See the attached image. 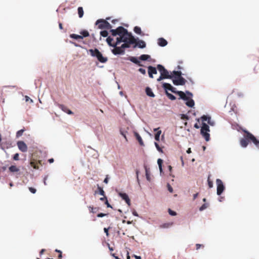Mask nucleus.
I'll use <instances>...</instances> for the list:
<instances>
[{"label":"nucleus","instance_id":"58836bf2","mask_svg":"<svg viewBox=\"0 0 259 259\" xmlns=\"http://www.w3.org/2000/svg\"><path fill=\"white\" fill-rule=\"evenodd\" d=\"M208 207L207 204H203L199 208L200 211H202Z\"/></svg>","mask_w":259,"mask_h":259},{"label":"nucleus","instance_id":"b1692460","mask_svg":"<svg viewBox=\"0 0 259 259\" xmlns=\"http://www.w3.org/2000/svg\"><path fill=\"white\" fill-rule=\"evenodd\" d=\"M135 135L137 139V140L138 141V142H139L140 144L141 145H144V143H143V140H142V138L141 137V136H140V135L137 133H135Z\"/></svg>","mask_w":259,"mask_h":259},{"label":"nucleus","instance_id":"4468645a","mask_svg":"<svg viewBox=\"0 0 259 259\" xmlns=\"http://www.w3.org/2000/svg\"><path fill=\"white\" fill-rule=\"evenodd\" d=\"M118 194L123 200H125V201L126 202V203H127V204L128 206L131 205V200H130V199L129 198L127 194H126V193H121V192L119 193Z\"/></svg>","mask_w":259,"mask_h":259},{"label":"nucleus","instance_id":"7c9ffc66","mask_svg":"<svg viewBox=\"0 0 259 259\" xmlns=\"http://www.w3.org/2000/svg\"><path fill=\"white\" fill-rule=\"evenodd\" d=\"M80 33L82 35V36L83 37H88L89 36V33L87 30H82L81 31Z\"/></svg>","mask_w":259,"mask_h":259},{"label":"nucleus","instance_id":"0e129e2a","mask_svg":"<svg viewBox=\"0 0 259 259\" xmlns=\"http://www.w3.org/2000/svg\"><path fill=\"white\" fill-rule=\"evenodd\" d=\"M198 195V193L194 194L193 195V199L195 200L197 197Z\"/></svg>","mask_w":259,"mask_h":259},{"label":"nucleus","instance_id":"4c0bfd02","mask_svg":"<svg viewBox=\"0 0 259 259\" xmlns=\"http://www.w3.org/2000/svg\"><path fill=\"white\" fill-rule=\"evenodd\" d=\"M210 117L209 116H206V115H203L201 117V119L203 121H207L208 120H210Z\"/></svg>","mask_w":259,"mask_h":259},{"label":"nucleus","instance_id":"f257e3e1","mask_svg":"<svg viewBox=\"0 0 259 259\" xmlns=\"http://www.w3.org/2000/svg\"><path fill=\"white\" fill-rule=\"evenodd\" d=\"M123 38L121 42H123V44L120 47H113L114 48L111 51L114 55H123L125 53L124 49L130 48L131 45L134 44L136 41V39L131 32H128Z\"/></svg>","mask_w":259,"mask_h":259},{"label":"nucleus","instance_id":"49530a36","mask_svg":"<svg viewBox=\"0 0 259 259\" xmlns=\"http://www.w3.org/2000/svg\"><path fill=\"white\" fill-rule=\"evenodd\" d=\"M25 98L26 102H30V103L33 102V100L31 99H30L28 96H25Z\"/></svg>","mask_w":259,"mask_h":259},{"label":"nucleus","instance_id":"72a5a7b5","mask_svg":"<svg viewBox=\"0 0 259 259\" xmlns=\"http://www.w3.org/2000/svg\"><path fill=\"white\" fill-rule=\"evenodd\" d=\"M100 35L101 36H102L103 37H107L108 35V32L106 30H103V31H101L100 32Z\"/></svg>","mask_w":259,"mask_h":259},{"label":"nucleus","instance_id":"6ab92c4d","mask_svg":"<svg viewBox=\"0 0 259 259\" xmlns=\"http://www.w3.org/2000/svg\"><path fill=\"white\" fill-rule=\"evenodd\" d=\"M128 60L131 62L138 65L139 66H142V65L141 64V62L137 59L136 57H130L128 58Z\"/></svg>","mask_w":259,"mask_h":259},{"label":"nucleus","instance_id":"f8f14e48","mask_svg":"<svg viewBox=\"0 0 259 259\" xmlns=\"http://www.w3.org/2000/svg\"><path fill=\"white\" fill-rule=\"evenodd\" d=\"M157 72L156 68L153 67L152 66H149L148 67V73L149 77L153 78V75L157 74Z\"/></svg>","mask_w":259,"mask_h":259},{"label":"nucleus","instance_id":"2eb2a0df","mask_svg":"<svg viewBox=\"0 0 259 259\" xmlns=\"http://www.w3.org/2000/svg\"><path fill=\"white\" fill-rule=\"evenodd\" d=\"M58 106L60 109H61L63 111L66 112L68 114H73V113L70 109H69L67 106L63 105V104H58Z\"/></svg>","mask_w":259,"mask_h":259},{"label":"nucleus","instance_id":"7ed1b4c3","mask_svg":"<svg viewBox=\"0 0 259 259\" xmlns=\"http://www.w3.org/2000/svg\"><path fill=\"white\" fill-rule=\"evenodd\" d=\"M170 91L171 92L178 95L180 96V99L187 101L186 104L188 107H193L194 106V100L192 99H190V98L192 96V94L190 92L186 91V94L190 96V97H187L183 92L176 91V89L172 86L171 87V89Z\"/></svg>","mask_w":259,"mask_h":259},{"label":"nucleus","instance_id":"473e14b6","mask_svg":"<svg viewBox=\"0 0 259 259\" xmlns=\"http://www.w3.org/2000/svg\"><path fill=\"white\" fill-rule=\"evenodd\" d=\"M172 223H165V224L161 225L160 226V227L163 228H168L170 226H172Z\"/></svg>","mask_w":259,"mask_h":259},{"label":"nucleus","instance_id":"4d7b16f0","mask_svg":"<svg viewBox=\"0 0 259 259\" xmlns=\"http://www.w3.org/2000/svg\"><path fill=\"white\" fill-rule=\"evenodd\" d=\"M105 203L107 205V207L112 208V206H111V205L108 203V200H106V201L105 202Z\"/></svg>","mask_w":259,"mask_h":259},{"label":"nucleus","instance_id":"338daca9","mask_svg":"<svg viewBox=\"0 0 259 259\" xmlns=\"http://www.w3.org/2000/svg\"><path fill=\"white\" fill-rule=\"evenodd\" d=\"M118 20L117 19H114L112 20V23L113 24H115L117 22H118Z\"/></svg>","mask_w":259,"mask_h":259},{"label":"nucleus","instance_id":"de8ad7c7","mask_svg":"<svg viewBox=\"0 0 259 259\" xmlns=\"http://www.w3.org/2000/svg\"><path fill=\"white\" fill-rule=\"evenodd\" d=\"M29 191L33 194H34L36 192V190L32 187H29Z\"/></svg>","mask_w":259,"mask_h":259},{"label":"nucleus","instance_id":"1a4fd4ad","mask_svg":"<svg viewBox=\"0 0 259 259\" xmlns=\"http://www.w3.org/2000/svg\"><path fill=\"white\" fill-rule=\"evenodd\" d=\"M216 183L217 185V194L220 195L225 189V187L222 181L220 179H217Z\"/></svg>","mask_w":259,"mask_h":259},{"label":"nucleus","instance_id":"680f3d73","mask_svg":"<svg viewBox=\"0 0 259 259\" xmlns=\"http://www.w3.org/2000/svg\"><path fill=\"white\" fill-rule=\"evenodd\" d=\"M48 178V176H46L44 179V183L45 185H47V183H46V181H47V179Z\"/></svg>","mask_w":259,"mask_h":259},{"label":"nucleus","instance_id":"a18cd8bd","mask_svg":"<svg viewBox=\"0 0 259 259\" xmlns=\"http://www.w3.org/2000/svg\"><path fill=\"white\" fill-rule=\"evenodd\" d=\"M155 147H156L157 150L159 152H162L161 148L159 147L158 144L156 142L155 143Z\"/></svg>","mask_w":259,"mask_h":259},{"label":"nucleus","instance_id":"603ef678","mask_svg":"<svg viewBox=\"0 0 259 259\" xmlns=\"http://www.w3.org/2000/svg\"><path fill=\"white\" fill-rule=\"evenodd\" d=\"M166 78L164 77L163 76H162V75L160 74V76L159 77V78H158L157 79V80L158 81H161V80L163 79H165Z\"/></svg>","mask_w":259,"mask_h":259},{"label":"nucleus","instance_id":"864d4df0","mask_svg":"<svg viewBox=\"0 0 259 259\" xmlns=\"http://www.w3.org/2000/svg\"><path fill=\"white\" fill-rule=\"evenodd\" d=\"M120 134H121L123 136V137L125 138V139L126 141H127V138H126V135H125V134L123 132H122V131H120Z\"/></svg>","mask_w":259,"mask_h":259},{"label":"nucleus","instance_id":"6e6552de","mask_svg":"<svg viewBox=\"0 0 259 259\" xmlns=\"http://www.w3.org/2000/svg\"><path fill=\"white\" fill-rule=\"evenodd\" d=\"M209 131V127L205 123H202V126L201 129V134L206 141L209 140V134L207 133Z\"/></svg>","mask_w":259,"mask_h":259},{"label":"nucleus","instance_id":"37998d69","mask_svg":"<svg viewBox=\"0 0 259 259\" xmlns=\"http://www.w3.org/2000/svg\"><path fill=\"white\" fill-rule=\"evenodd\" d=\"M13 159L14 160H18L19 159V155L18 153H16L13 156Z\"/></svg>","mask_w":259,"mask_h":259},{"label":"nucleus","instance_id":"bb28decb","mask_svg":"<svg viewBox=\"0 0 259 259\" xmlns=\"http://www.w3.org/2000/svg\"><path fill=\"white\" fill-rule=\"evenodd\" d=\"M162 163H163V160L159 158L157 160V163H158V165L159 166V170L161 173L162 172Z\"/></svg>","mask_w":259,"mask_h":259},{"label":"nucleus","instance_id":"69168bd1","mask_svg":"<svg viewBox=\"0 0 259 259\" xmlns=\"http://www.w3.org/2000/svg\"><path fill=\"white\" fill-rule=\"evenodd\" d=\"M133 215H135V216H136V217H138V213H137L135 210H134V211H133Z\"/></svg>","mask_w":259,"mask_h":259},{"label":"nucleus","instance_id":"f03ea898","mask_svg":"<svg viewBox=\"0 0 259 259\" xmlns=\"http://www.w3.org/2000/svg\"><path fill=\"white\" fill-rule=\"evenodd\" d=\"M110 32L113 36L118 35V37L116 38V41L114 42H112L113 39L111 36H108L106 39V41L109 46L115 47V46H117L121 43L122 38H123V37L126 34L127 35L128 32L127 29L122 26H119L116 29L110 30Z\"/></svg>","mask_w":259,"mask_h":259},{"label":"nucleus","instance_id":"39448f33","mask_svg":"<svg viewBox=\"0 0 259 259\" xmlns=\"http://www.w3.org/2000/svg\"><path fill=\"white\" fill-rule=\"evenodd\" d=\"M89 52L92 56L96 57L98 60L101 63H106L108 60V58L103 57L102 53L97 49H95L94 50L90 49Z\"/></svg>","mask_w":259,"mask_h":259},{"label":"nucleus","instance_id":"052dcab7","mask_svg":"<svg viewBox=\"0 0 259 259\" xmlns=\"http://www.w3.org/2000/svg\"><path fill=\"white\" fill-rule=\"evenodd\" d=\"M104 182L106 184H107L108 183V176H106V178L104 179Z\"/></svg>","mask_w":259,"mask_h":259},{"label":"nucleus","instance_id":"cd10ccee","mask_svg":"<svg viewBox=\"0 0 259 259\" xmlns=\"http://www.w3.org/2000/svg\"><path fill=\"white\" fill-rule=\"evenodd\" d=\"M149 58H150V56L149 55H145V54L142 55L140 57V59L141 60H143V61L147 60Z\"/></svg>","mask_w":259,"mask_h":259},{"label":"nucleus","instance_id":"393cba45","mask_svg":"<svg viewBox=\"0 0 259 259\" xmlns=\"http://www.w3.org/2000/svg\"><path fill=\"white\" fill-rule=\"evenodd\" d=\"M9 169L11 172H18L19 171V169L15 165H11L9 167Z\"/></svg>","mask_w":259,"mask_h":259},{"label":"nucleus","instance_id":"6e6d98bb","mask_svg":"<svg viewBox=\"0 0 259 259\" xmlns=\"http://www.w3.org/2000/svg\"><path fill=\"white\" fill-rule=\"evenodd\" d=\"M104 231L105 232V233H106V235L108 236L109 235V233H108V228H105L104 229Z\"/></svg>","mask_w":259,"mask_h":259},{"label":"nucleus","instance_id":"423d86ee","mask_svg":"<svg viewBox=\"0 0 259 259\" xmlns=\"http://www.w3.org/2000/svg\"><path fill=\"white\" fill-rule=\"evenodd\" d=\"M96 25H98L99 29H112V26L106 20L104 19H99L96 22Z\"/></svg>","mask_w":259,"mask_h":259},{"label":"nucleus","instance_id":"09e8293b","mask_svg":"<svg viewBox=\"0 0 259 259\" xmlns=\"http://www.w3.org/2000/svg\"><path fill=\"white\" fill-rule=\"evenodd\" d=\"M181 119H185V120H188L189 117L185 114H182L181 115Z\"/></svg>","mask_w":259,"mask_h":259},{"label":"nucleus","instance_id":"20e7f679","mask_svg":"<svg viewBox=\"0 0 259 259\" xmlns=\"http://www.w3.org/2000/svg\"><path fill=\"white\" fill-rule=\"evenodd\" d=\"M244 132L245 133L244 138H242L240 140L241 146L243 148H245L248 145L249 141H251L259 148V141L249 132L247 131H244Z\"/></svg>","mask_w":259,"mask_h":259},{"label":"nucleus","instance_id":"0eeeda50","mask_svg":"<svg viewBox=\"0 0 259 259\" xmlns=\"http://www.w3.org/2000/svg\"><path fill=\"white\" fill-rule=\"evenodd\" d=\"M157 69L159 71L160 74L163 76L164 77L168 79H172L173 78V76L171 74H169V72L162 65H157Z\"/></svg>","mask_w":259,"mask_h":259},{"label":"nucleus","instance_id":"4be33fe9","mask_svg":"<svg viewBox=\"0 0 259 259\" xmlns=\"http://www.w3.org/2000/svg\"><path fill=\"white\" fill-rule=\"evenodd\" d=\"M172 85L168 83H163L162 84L163 88L165 90V92L167 90L170 91L171 89Z\"/></svg>","mask_w":259,"mask_h":259},{"label":"nucleus","instance_id":"5701e85b","mask_svg":"<svg viewBox=\"0 0 259 259\" xmlns=\"http://www.w3.org/2000/svg\"><path fill=\"white\" fill-rule=\"evenodd\" d=\"M134 31L136 33L138 34L144 35V34L142 33L141 28L139 26H135L134 28Z\"/></svg>","mask_w":259,"mask_h":259},{"label":"nucleus","instance_id":"aec40b11","mask_svg":"<svg viewBox=\"0 0 259 259\" xmlns=\"http://www.w3.org/2000/svg\"><path fill=\"white\" fill-rule=\"evenodd\" d=\"M159 127L154 129V131H157L156 134L155 135V139L156 141H159L160 135L161 134V131L159 130Z\"/></svg>","mask_w":259,"mask_h":259},{"label":"nucleus","instance_id":"9b49d317","mask_svg":"<svg viewBox=\"0 0 259 259\" xmlns=\"http://www.w3.org/2000/svg\"><path fill=\"white\" fill-rule=\"evenodd\" d=\"M30 165L34 169H38L39 168V165H41V161L31 159L30 161Z\"/></svg>","mask_w":259,"mask_h":259},{"label":"nucleus","instance_id":"dca6fc26","mask_svg":"<svg viewBox=\"0 0 259 259\" xmlns=\"http://www.w3.org/2000/svg\"><path fill=\"white\" fill-rule=\"evenodd\" d=\"M135 44V45L134 46V48H136L137 46L140 48H144L146 47L145 42L142 40H140L138 42L136 41Z\"/></svg>","mask_w":259,"mask_h":259},{"label":"nucleus","instance_id":"f704fd0d","mask_svg":"<svg viewBox=\"0 0 259 259\" xmlns=\"http://www.w3.org/2000/svg\"><path fill=\"white\" fill-rule=\"evenodd\" d=\"M208 185L210 188L213 187V182L210 180V176H209L207 179Z\"/></svg>","mask_w":259,"mask_h":259},{"label":"nucleus","instance_id":"8fccbe9b","mask_svg":"<svg viewBox=\"0 0 259 259\" xmlns=\"http://www.w3.org/2000/svg\"><path fill=\"white\" fill-rule=\"evenodd\" d=\"M138 71L144 75L146 74V70L143 68H140L139 69Z\"/></svg>","mask_w":259,"mask_h":259},{"label":"nucleus","instance_id":"2f4dec72","mask_svg":"<svg viewBox=\"0 0 259 259\" xmlns=\"http://www.w3.org/2000/svg\"><path fill=\"white\" fill-rule=\"evenodd\" d=\"M89 209L90 212L96 213V211L98 210V208L97 207H94L93 206H90Z\"/></svg>","mask_w":259,"mask_h":259},{"label":"nucleus","instance_id":"bf43d9fd","mask_svg":"<svg viewBox=\"0 0 259 259\" xmlns=\"http://www.w3.org/2000/svg\"><path fill=\"white\" fill-rule=\"evenodd\" d=\"M201 246H203V245H201L200 244H196V249L197 250L199 249Z\"/></svg>","mask_w":259,"mask_h":259},{"label":"nucleus","instance_id":"ddd939ff","mask_svg":"<svg viewBox=\"0 0 259 259\" xmlns=\"http://www.w3.org/2000/svg\"><path fill=\"white\" fill-rule=\"evenodd\" d=\"M17 145L19 150L22 152H25L27 151V146L23 141H18Z\"/></svg>","mask_w":259,"mask_h":259},{"label":"nucleus","instance_id":"9d476101","mask_svg":"<svg viewBox=\"0 0 259 259\" xmlns=\"http://www.w3.org/2000/svg\"><path fill=\"white\" fill-rule=\"evenodd\" d=\"M186 80L183 77L172 79V82L176 85H183L186 82Z\"/></svg>","mask_w":259,"mask_h":259},{"label":"nucleus","instance_id":"c9c22d12","mask_svg":"<svg viewBox=\"0 0 259 259\" xmlns=\"http://www.w3.org/2000/svg\"><path fill=\"white\" fill-rule=\"evenodd\" d=\"M24 132V130H23V129L18 131L16 133L17 137H19L21 136Z\"/></svg>","mask_w":259,"mask_h":259},{"label":"nucleus","instance_id":"79ce46f5","mask_svg":"<svg viewBox=\"0 0 259 259\" xmlns=\"http://www.w3.org/2000/svg\"><path fill=\"white\" fill-rule=\"evenodd\" d=\"M168 213L170 215H172V216H175V215H176L177 214V213L176 212L172 210L171 209H168Z\"/></svg>","mask_w":259,"mask_h":259},{"label":"nucleus","instance_id":"c85d7f7f","mask_svg":"<svg viewBox=\"0 0 259 259\" xmlns=\"http://www.w3.org/2000/svg\"><path fill=\"white\" fill-rule=\"evenodd\" d=\"M78 14L79 18L82 17L83 15V8L81 7L78 8Z\"/></svg>","mask_w":259,"mask_h":259},{"label":"nucleus","instance_id":"a878e982","mask_svg":"<svg viewBox=\"0 0 259 259\" xmlns=\"http://www.w3.org/2000/svg\"><path fill=\"white\" fill-rule=\"evenodd\" d=\"M70 37L72 38L75 39L83 38V36H82L81 35H77L76 34H71L70 35Z\"/></svg>","mask_w":259,"mask_h":259},{"label":"nucleus","instance_id":"412c9836","mask_svg":"<svg viewBox=\"0 0 259 259\" xmlns=\"http://www.w3.org/2000/svg\"><path fill=\"white\" fill-rule=\"evenodd\" d=\"M146 93L147 96L151 97H154L155 95L153 93L152 90L149 87H147L146 88Z\"/></svg>","mask_w":259,"mask_h":259},{"label":"nucleus","instance_id":"ea45409f","mask_svg":"<svg viewBox=\"0 0 259 259\" xmlns=\"http://www.w3.org/2000/svg\"><path fill=\"white\" fill-rule=\"evenodd\" d=\"M98 189L99 190L100 194L102 195V196H105V192L103 190V189L101 187H98Z\"/></svg>","mask_w":259,"mask_h":259},{"label":"nucleus","instance_id":"e433bc0d","mask_svg":"<svg viewBox=\"0 0 259 259\" xmlns=\"http://www.w3.org/2000/svg\"><path fill=\"white\" fill-rule=\"evenodd\" d=\"M145 171H146V179H147V180L148 181H150V175H149V170H148V169L147 168H146Z\"/></svg>","mask_w":259,"mask_h":259},{"label":"nucleus","instance_id":"a211bd4d","mask_svg":"<svg viewBox=\"0 0 259 259\" xmlns=\"http://www.w3.org/2000/svg\"><path fill=\"white\" fill-rule=\"evenodd\" d=\"M171 74L173 76L172 79H176L182 77V72L181 71H173Z\"/></svg>","mask_w":259,"mask_h":259},{"label":"nucleus","instance_id":"3c124183","mask_svg":"<svg viewBox=\"0 0 259 259\" xmlns=\"http://www.w3.org/2000/svg\"><path fill=\"white\" fill-rule=\"evenodd\" d=\"M107 215H108L107 213H100L97 214V217L99 218H102V217L106 216Z\"/></svg>","mask_w":259,"mask_h":259},{"label":"nucleus","instance_id":"5fc2aeb1","mask_svg":"<svg viewBox=\"0 0 259 259\" xmlns=\"http://www.w3.org/2000/svg\"><path fill=\"white\" fill-rule=\"evenodd\" d=\"M100 200L102 201H105V202L106 201V200H107V198L105 196H104V197L100 198Z\"/></svg>","mask_w":259,"mask_h":259},{"label":"nucleus","instance_id":"e2e57ef3","mask_svg":"<svg viewBox=\"0 0 259 259\" xmlns=\"http://www.w3.org/2000/svg\"><path fill=\"white\" fill-rule=\"evenodd\" d=\"M48 161L50 163H52L54 161V160L53 158H50L48 160Z\"/></svg>","mask_w":259,"mask_h":259},{"label":"nucleus","instance_id":"c756f323","mask_svg":"<svg viewBox=\"0 0 259 259\" xmlns=\"http://www.w3.org/2000/svg\"><path fill=\"white\" fill-rule=\"evenodd\" d=\"M166 95L167 96V97L171 100H175L176 99L175 96L169 93L167 91H166Z\"/></svg>","mask_w":259,"mask_h":259},{"label":"nucleus","instance_id":"c03bdc74","mask_svg":"<svg viewBox=\"0 0 259 259\" xmlns=\"http://www.w3.org/2000/svg\"><path fill=\"white\" fill-rule=\"evenodd\" d=\"M55 251L59 253L58 259H62V252L60 250H58V249H56Z\"/></svg>","mask_w":259,"mask_h":259},{"label":"nucleus","instance_id":"774afa93","mask_svg":"<svg viewBox=\"0 0 259 259\" xmlns=\"http://www.w3.org/2000/svg\"><path fill=\"white\" fill-rule=\"evenodd\" d=\"M59 28L60 29H63V25H62V24L61 23H59Z\"/></svg>","mask_w":259,"mask_h":259},{"label":"nucleus","instance_id":"f3484780","mask_svg":"<svg viewBox=\"0 0 259 259\" xmlns=\"http://www.w3.org/2000/svg\"><path fill=\"white\" fill-rule=\"evenodd\" d=\"M158 44L160 47H165L167 44V41L162 37L158 39Z\"/></svg>","mask_w":259,"mask_h":259},{"label":"nucleus","instance_id":"13d9d810","mask_svg":"<svg viewBox=\"0 0 259 259\" xmlns=\"http://www.w3.org/2000/svg\"><path fill=\"white\" fill-rule=\"evenodd\" d=\"M207 122L210 125H214V122L211 121V118L210 117V120H208Z\"/></svg>","mask_w":259,"mask_h":259},{"label":"nucleus","instance_id":"a19ab883","mask_svg":"<svg viewBox=\"0 0 259 259\" xmlns=\"http://www.w3.org/2000/svg\"><path fill=\"white\" fill-rule=\"evenodd\" d=\"M167 189H168V191L170 193H172L173 192V189H172V187L170 186V185L169 183L167 184Z\"/></svg>","mask_w":259,"mask_h":259}]
</instances>
